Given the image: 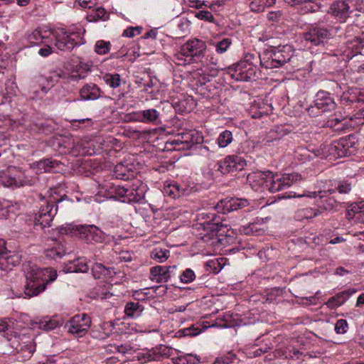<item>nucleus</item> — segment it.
Instances as JSON below:
<instances>
[{"label":"nucleus","instance_id":"f257e3e1","mask_svg":"<svg viewBox=\"0 0 364 364\" xmlns=\"http://www.w3.org/2000/svg\"><path fill=\"white\" fill-rule=\"evenodd\" d=\"M301 179V175L296 173L274 175L270 171L255 172L247 176V181L255 191L270 193L285 190Z\"/></svg>","mask_w":364,"mask_h":364},{"label":"nucleus","instance_id":"f03ea898","mask_svg":"<svg viewBox=\"0 0 364 364\" xmlns=\"http://www.w3.org/2000/svg\"><path fill=\"white\" fill-rule=\"evenodd\" d=\"M57 278V272L50 267L33 269L26 276L24 293L27 296H37L46 289L47 284Z\"/></svg>","mask_w":364,"mask_h":364},{"label":"nucleus","instance_id":"7ed1b4c3","mask_svg":"<svg viewBox=\"0 0 364 364\" xmlns=\"http://www.w3.org/2000/svg\"><path fill=\"white\" fill-rule=\"evenodd\" d=\"M202 215L203 218L208 220L198 224V230H203L200 233L202 240L205 242L212 241V244H213L214 240H220L219 237L228 235V232L230 230L229 225L223 223V220L219 221L215 213H203Z\"/></svg>","mask_w":364,"mask_h":364},{"label":"nucleus","instance_id":"20e7f679","mask_svg":"<svg viewBox=\"0 0 364 364\" xmlns=\"http://www.w3.org/2000/svg\"><path fill=\"white\" fill-rule=\"evenodd\" d=\"M239 326L240 324L236 322V320L223 319L219 320V322L217 320H213L211 322L200 321L183 329V332L185 336H196L209 328H232L235 332H237V328Z\"/></svg>","mask_w":364,"mask_h":364},{"label":"nucleus","instance_id":"39448f33","mask_svg":"<svg viewBox=\"0 0 364 364\" xmlns=\"http://www.w3.org/2000/svg\"><path fill=\"white\" fill-rule=\"evenodd\" d=\"M84 43L82 34L79 31L63 28L55 36V46L63 51H71L75 47Z\"/></svg>","mask_w":364,"mask_h":364},{"label":"nucleus","instance_id":"423d86ee","mask_svg":"<svg viewBox=\"0 0 364 364\" xmlns=\"http://www.w3.org/2000/svg\"><path fill=\"white\" fill-rule=\"evenodd\" d=\"M333 28L320 25H312L304 35L305 41L314 46H324L328 41L333 38Z\"/></svg>","mask_w":364,"mask_h":364},{"label":"nucleus","instance_id":"0eeeda50","mask_svg":"<svg viewBox=\"0 0 364 364\" xmlns=\"http://www.w3.org/2000/svg\"><path fill=\"white\" fill-rule=\"evenodd\" d=\"M231 77L237 81L255 80L257 77V68L247 60L240 61L228 68Z\"/></svg>","mask_w":364,"mask_h":364},{"label":"nucleus","instance_id":"6e6552de","mask_svg":"<svg viewBox=\"0 0 364 364\" xmlns=\"http://www.w3.org/2000/svg\"><path fill=\"white\" fill-rule=\"evenodd\" d=\"M56 213L55 202H47L46 205L42 206L38 213L36 214L34 217L35 225H39L42 229L49 227Z\"/></svg>","mask_w":364,"mask_h":364},{"label":"nucleus","instance_id":"1a4fd4ad","mask_svg":"<svg viewBox=\"0 0 364 364\" xmlns=\"http://www.w3.org/2000/svg\"><path fill=\"white\" fill-rule=\"evenodd\" d=\"M246 165L244 159L238 156H228L223 161H219L215 166L217 170L223 174L241 171Z\"/></svg>","mask_w":364,"mask_h":364},{"label":"nucleus","instance_id":"9d476101","mask_svg":"<svg viewBox=\"0 0 364 364\" xmlns=\"http://www.w3.org/2000/svg\"><path fill=\"white\" fill-rule=\"evenodd\" d=\"M5 245L6 241L0 239V277L6 276L18 262V259L11 255V252L7 250Z\"/></svg>","mask_w":364,"mask_h":364},{"label":"nucleus","instance_id":"9b49d317","mask_svg":"<svg viewBox=\"0 0 364 364\" xmlns=\"http://www.w3.org/2000/svg\"><path fill=\"white\" fill-rule=\"evenodd\" d=\"M205 50L206 44L204 41L193 38L188 41L181 47L180 53L186 57L200 58L204 55Z\"/></svg>","mask_w":364,"mask_h":364},{"label":"nucleus","instance_id":"f8f14e48","mask_svg":"<svg viewBox=\"0 0 364 364\" xmlns=\"http://www.w3.org/2000/svg\"><path fill=\"white\" fill-rule=\"evenodd\" d=\"M336 108V103L330 93L320 90L316 95L314 105L309 108V112L314 113V109L321 110V112L332 111Z\"/></svg>","mask_w":364,"mask_h":364},{"label":"nucleus","instance_id":"ddd939ff","mask_svg":"<svg viewBox=\"0 0 364 364\" xmlns=\"http://www.w3.org/2000/svg\"><path fill=\"white\" fill-rule=\"evenodd\" d=\"M201 137L194 129H189L178 133L176 139L171 141V144L182 145L179 149H188L193 145L200 142Z\"/></svg>","mask_w":364,"mask_h":364},{"label":"nucleus","instance_id":"4468645a","mask_svg":"<svg viewBox=\"0 0 364 364\" xmlns=\"http://www.w3.org/2000/svg\"><path fill=\"white\" fill-rule=\"evenodd\" d=\"M249 202L245 198H234L221 200L214 208L218 213L225 214L247 207Z\"/></svg>","mask_w":364,"mask_h":364},{"label":"nucleus","instance_id":"2eb2a0df","mask_svg":"<svg viewBox=\"0 0 364 364\" xmlns=\"http://www.w3.org/2000/svg\"><path fill=\"white\" fill-rule=\"evenodd\" d=\"M273 52V57L276 61L277 67H281L286 63L291 60L294 50L291 46L285 44L283 46H270Z\"/></svg>","mask_w":364,"mask_h":364},{"label":"nucleus","instance_id":"dca6fc26","mask_svg":"<svg viewBox=\"0 0 364 364\" xmlns=\"http://www.w3.org/2000/svg\"><path fill=\"white\" fill-rule=\"evenodd\" d=\"M349 9L350 6L347 1L338 0L331 5L328 13L341 22H344L349 16Z\"/></svg>","mask_w":364,"mask_h":364},{"label":"nucleus","instance_id":"f3484780","mask_svg":"<svg viewBox=\"0 0 364 364\" xmlns=\"http://www.w3.org/2000/svg\"><path fill=\"white\" fill-rule=\"evenodd\" d=\"M357 291L358 290L355 288H350L340 291L329 298L325 304L329 309H336L343 305L353 294H355Z\"/></svg>","mask_w":364,"mask_h":364},{"label":"nucleus","instance_id":"a211bd4d","mask_svg":"<svg viewBox=\"0 0 364 364\" xmlns=\"http://www.w3.org/2000/svg\"><path fill=\"white\" fill-rule=\"evenodd\" d=\"M176 266H154L150 269V279L157 283L166 282L171 277V269Z\"/></svg>","mask_w":364,"mask_h":364},{"label":"nucleus","instance_id":"6ab92c4d","mask_svg":"<svg viewBox=\"0 0 364 364\" xmlns=\"http://www.w3.org/2000/svg\"><path fill=\"white\" fill-rule=\"evenodd\" d=\"M65 73L61 70H53L50 73V75L47 77H44L43 76L36 77V82L39 84L41 91L43 94H46L50 90V87L44 85L45 81H46L48 84L50 85L52 87L55 83L58 82L60 79L65 78Z\"/></svg>","mask_w":364,"mask_h":364},{"label":"nucleus","instance_id":"aec40b11","mask_svg":"<svg viewBox=\"0 0 364 364\" xmlns=\"http://www.w3.org/2000/svg\"><path fill=\"white\" fill-rule=\"evenodd\" d=\"M11 341V346L15 349L16 353H21L24 359H28L31 357L33 353L35 351V346L33 342L29 341L28 342H20L19 339L16 337L14 338H9Z\"/></svg>","mask_w":364,"mask_h":364},{"label":"nucleus","instance_id":"412c9836","mask_svg":"<svg viewBox=\"0 0 364 364\" xmlns=\"http://www.w3.org/2000/svg\"><path fill=\"white\" fill-rule=\"evenodd\" d=\"M2 182L6 186L17 188L25 186H33L36 182V179L33 178H28L27 176L20 173L18 176H5L2 177Z\"/></svg>","mask_w":364,"mask_h":364},{"label":"nucleus","instance_id":"4be33fe9","mask_svg":"<svg viewBox=\"0 0 364 364\" xmlns=\"http://www.w3.org/2000/svg\"><path fill=\"white\" fill-rule=\"evenodd\" d=\"M90 323L91 320H68L65 327L70 333L80 337L90 328Z\"/></svg>","mask_w":364,"mask_h":364},{"label":"nucleus","instance_id":"5701e85b","mask_svg":"<svg viewBox=\"0 0 364 364\" xmlns=\"http://www.w3.org/2000/svg\"><path fill=\"white\" fill-rule=\"evenodd\" d=\"M49 247L45 250L46 257L56 259L61 258L67 252L63 242L58 239H52Z\"/></svg>","mask_w":364,"mask_h":364},{"label":"nucleus","instance_id":"b1692460","mask_svg":"<svg viewBox=\"0 0 364 364\" xmlns=\"http://www.w3.org/2000/svg\"><path fill=\"white\" fill-rule=\"evenodd\" d=\"M135 120L144 123H151L154 124H158L161 123L160 114L155 109H148L141 110L134 114Z\"/></svg>","mask_w":364,"mask_h":364},{"label":"nucleus","instance_id":"393cba45","mask_svg":"<svg viewBox=\"0 0 364 364\" xmlns=\"http://www.w3.org/2000/svg\"><path fill=\"white\" fill-rule=\"evenodd\" d=\"M81 233L87 243L102 242L105 240L102 232L95 225L82 227Z\"/></svg>","mask_w":364,"mask_h":364},{"label":"nucleus","instance_id":"a878e982","mask_svg":"<svg viewBox=\"0 0 364 364\" xmlns=\"http://www.w3.org/2000/svg\"><path fill=\"white\" fill-rule=\"evenodd\" d=\"M80 95L85 100H95L101 96L100 89L94 83L85 85L80 90Z\"/></svg>","mask_w":364,"mask_h":364},{"label":"nucleus","instance_id":"bb28decb","mask_svg":"<svg viewBox=\"0 0 364 364\" xmlns=\"http://www.w3.org/2000/svg\"><path fill=\"white\" fill-rule=\"evenodd\" d=\"M51 144L55 150L61 153L70 151L74 146V142L70 139L65 136L53 138Z\"/></svg>","mask_w":364,"mask_h":364},{"label":"nucleus","instance_id":"cd10ccee","mask_svg":"<svg viewBox=\"0 0 364 364\" xmlns=\"http://www.w3.org/2000/svg\"><path fill=\"white\" fill-rule=\"evenodd\" d=\"M92 272L95 279L110 278L116 274L114 268L106 267L101 263H95L92 267Z\"/></svg>","mask_w":364,"mask_h":364},{"label":"nucleus","instance_id":"c85d7f7f","mask_svg":"<svg viewBox=\"0 0 364 364\" xmlns=\"http://www.w3.org/2000/svg\"><path fill=\"white\" fill-rule=\"evenodd\" d=\"M273 55L274 54L271 47L259 54V58L260 61V65L266 69L277 68Z\"/></svg>","mask_w":364,"mask_h":364},{"label":"nucleus","instance_id":"c756f323","mask_svg":"<svg viewBox=\"0 0 364 364\" xmlns=\"http://www.w3.org/2000/svg\"><path fill=\"white\" fill-rule=\"evenodd\" d=\"M144 197V190L138 186L133 184L132 186H128L127 199L128 202L137 203L139 202Z\"/></svg>","mask_w":364,"mask_h":364},{"label":"nucleus","instance_id":"7c9ffc66","mask_svg":"<svg viewBox=\"0 0 364 364\" xmlns=\"http://www.w3.org/2000/svg\"><path fill=\"white\" fill-rule=\"evenodd\" d=\"M144 308L139 301L127 302L124 306V313L129 317H139Z\"/></svg>","mask_w":364,"mask_h":364},{"label":"nucleus","instance_id":"2f4dec72","mask_svg":"<svg viewBox=\"0 0 364 364\" xmlns=\"http://www.w3.org/2000/svg\"><path fill=\"white\" fill-rule=\"evenodd\" d=\"M171 350V348L166 346L160 345L153 348L151 353L148 354L147 358L149 360H160L161 358L169 356Z\"/></svg>","mask_w":364,"mask_h":364},{"label":"nucleus","instance_id":"473e14b6","mask_svg":"<svg viewBox=\"0 0 364 364\" xmlns=\"http://www.w3.org/2000/svg\"><path fill=\"white\" fill-rule=\"evenodd\" d=\"M276 3V0H254L250 4V10L253 12H262L265 8L270 7Z\"/></svg>","mask_w":364,"mask_h":364},{"label":"nucleus","instance_id":"72a5a7b5","mask_svg":"<svg viewBox=\"0 0 364 364\" xmlns=\"http://www.w3.org/2000/svg\"><path fill=\"white\" fill-rule=\"evenodd\" d=\"M346 141L343 139H341L339 141H335L329 146V151H331V154H333L334 156H338V157H341L345 155L346 149Z\"/></svg>","mask_w":364,"mask_h":364},{"label":"nucleus","instance_id":"f704fd0d","mask_svg":"<svg viewBox=\"0 0 364 364\" xmlns=\"http://www.w3.org/2000/svg\"><path fill=\"white\" fill-rule=\"evenodd\" d=\"M335 189H328V190H326V191H318V192H308L307 193H303V194H299V195H296L295 193H294V195L291 196V195H288V196H284L283 197L284 198H291V197H298V198H301V197H309V198H316L317 197L319 198V199H322L323 198L326 197V196L327 194L328 195H331V194H333V193H335Z\"/></svg>","mask_w":364,"mask_h":364},{"label":"nucleus","instance_id":"c9c22d12","mask_svg":"<svg viewBox=\"0 0 364 364\" xmlns=\"http://www.w3.org/2000/svg\"><path fill=\"white\" fill-rule=\"evenodd\" d=\"M289 133L283 126H277L272 129L267 138V142L282 139Z\"/></svg>","mask_w":364,"mask_h":364},{"label":"nucleus","instance_id":"e433bc0d","mask_svg":"<svg viewBox=\"0 0 364 364\" xmlns=\"http://www.w3.org/2000/svg\"><path fill=\"white\" fill-rule=\"evenodd\" d=\"M60 165L61 163L60 161L51 159H45L37 163L38 168L43 170L45 172H49L53 168H57Z\"/></svg>","mask_w":364,"mask_h":364},{"label":"nucleus","instance_id":"4c0bfd02","mask_svg":"<svg viewBox=\"0 0 364 364\" xmlns=\"http://www.w3.org/2000/svg\"><path fill=\"white\" fill-rule=\"evenodd\" d=\"M103 80L112 88H117L121 84V77L118 73H106L103 76Z\"/></svg>","mask_w":364,"mask_h":364},{"label":"nucleus","instance_id":"58836bf2","mask_svg":"<svg viewBox=\"0 0 364 364\" xmlns=\"http://www.w3.org/2000/svg\"><path fill=\"white\" fill-rule=\"evenodd\" d=\"M170 256L169 250L166 249L155 248L151 253V257L159 262H164Z\"/></svg>","mask_w":364,"mask_h":364},{"label":"nucleus","instance_id":"ea45409f","mask_svg":"<svg viewBox=\"0 0 364 364\" xmlns=\"http://www.w3.org/2000/svg\"><path fill=\"white\" fill-rule=\"evenodd\" d=\"M34 324L38 326L39 328L48 331L55 329L60 325V323L58 320H38Z\"/></svg>","mask_w":364,"mask_h":364},{"label":"nucleus","instance_id":"a19ab883","mask_svg":"<svg viewBox=\"0 0 364 364\" xmlns=\"http://www.w3.org/2000/svg\"><path fill=\"white\" fill-rule=\"evenodd\" d=\"M232 141V132L225 130L221 134H220L217 141L218 144V146L221 148L226 147L228 144H230Z\"/></svg>","mask_w":364,"mask_h":364},{"label":"nucleus","instance_id":"79ce46f5","mask_svg":"<svg viewBox=\"0 0 364 364\" xmlns=\"http://www.w3.org/2000/svg\"><path fill=\"white\" fill-rule=\"evenodd\" d=\"M47 38L38 28L34 30L28 37L31 43L40 44L43 43V39Z\"/></svg>","mask_w":364,"mask_h":364},{"label":"nucleus","instance_id":"37998d69","mask_svg":"<svg viewBox=\"0 0 364 364\" xmlns=\"http://www.w3.org/2000/svg\"><path fill=\"white\" fill-rule=\"evenodd\" d=\"M110 42L102 40L97 41L95 44V50L100 55H105L110 50Z\"/></svg>","mask_w":364,"mask_h":364},{"label":"nucleus","instance_id":"c03bdc74","mask_svg":"<svg viewBox=\"0 0 364 364\" xmlns=\"http://www.w3.org/2000/svg\"><path fill=\"white\" fill-rule=\"evenodd\" d=\"M89 269L87 264L85 262L77 260L74 262L73 266H70L67 269L68 272H87Z\"/></svg>","mask_w":364,"mask_h":364},{"label":"nucleus","instance_id":"a18cd8bd","mask_svg":"<svg viewBox=\"0 0 364 364\" xmlns=\"http://www.w3.org/2000/svg\"><path fill=\"white\" fill-rule=\"evenodd\" d=\"M354 42L355 43L356 49L353 51V53L350 56V58H358L359 56L364 55V39L359 38H355Z\"/></svg>","mask_w":364,"mask_h":364},{"label":"nucleus","instance_id":"49530a36","mask_svg":"<svg viewBox=\"0 0 364 364\" xmlns=\"http://www.w3.org/2000/svg\"><path fill=\"white\" fill-rule=\"evenodd\" d=\"M236 359V355L232 351H228L227 355L217 358L213 364H231Z\"/></svg>","mask_w":364,"mask_h":364},{"label":"nucleus","instance_id":"de8ad7c7","mask_svg":"<svg viewBox=\"0 0 364 364\" xmlns=\"http://www.w3.org/2000/svg\"><path fill=\"white\" fill-rule=\"evenodd\" d=\"M196 278L194 272L191 269H186L180 276L181 282L183 283H189Z\"/></svg>","mask_w":364,"mask_h":364},{"label":"nucleus","instance_id":"09e8293b","mask_svg":"<svg viewBox=\"0 0 364 364\" xmlns=\"http://www.w3.org/2000/svg\"><path fill=\"white\" fill-rule=\"evenodd\" d=\"M232 41L230 38H224L222 41L218 42L215 45L216 51L218 53H225L230 47Z\"/></svg>","mask_w":364,"mask_h":364},{"label":"nucleus","instance_id":"8fccbe9b","mask_svg":"<svg viewBox=\"0 0 364 364\" xmlns=\"http://www.w3.org/2000/svg\"><path fill=\"white\" fill-rule=\"evenodd\" d=\"M319 200L320 202L323 203L324 210L331 211L336 210V201L333 198H328L324 200H322V199Z\"/></svg>","mask_w":364,"mask_h":364},{"label":"nucleus","instance_id":"3c124183","mask_svg":"<svg viewBox=\"0 0 364 364\" xmlns=\"http://www.w3.org/2000/svg\"><path fill=\"white\" fill-rule=\"evenodd\" d=\"M196 17L200 20H204L208 22H214V16L211 12L208 11H200L196 14Z\"/></svg>","mask_w":364,"mask_h":364},{"label":"nucleus","instance_id":"603ef678","mask_svg":"<svg viewBox=\"0 0 364 364\" xmlns=\"http://www.w3.org/2000/svg\"><path fill=\"white\" fill-rule=\"evenodd\" d=\"M142 28L140 26L129 27L123 32L122 36L128 38H132L136 35L140 34Z\"/></svg>","mask_w":364,"mask_h":364},{"label":"nucleus","instance_id":"864d4df0","mask_svg":"<svg viewBox=\"0 0 364 364\" xmlns=\"http://www.w3.org/2000/svg\"><path fill=\"white\" fill-rule=\"evenodd\" d=\"M77 229V228L72 224H65L59 227L58 230L60 235H73Z\"/></svg>","mask_w":364,"mask_h":364},{"label":"nucleus","instance_id":"5fc2aeb1","mask_svg":"<svg viewBox=\"0 0 364 364\" xmlns=\"http://www.w3.org/2000/svg\"><path fill=\"white\" fill-rule=\"evenodd\" d=\"M174 184H175L176 190L178 196L177 198L183 196H188L193 191V188H190L186 186L183 187V186L179 185L178 183H174Z\"/></svg>","mask_w":364,"mask_h":364},{"label":"nucleus","instance_id":"6e6d98bb","mask_svg":"<svg viewBox=\"0 0 364 364\" xmlns=\"http://www.w3.org/2000/svg\"><path fill=\"white\" fill-rule=\"evenodd\" d=\"M348 328L346 320H338L335 325V331L337 333H345Z\"/></svg>","mask_w":364,"mask_h":364},{"label":"nucleus","instance_id":"4d7b16f0","mask_svg":"<svg viewBox=\"0 0 364 364\" xmlns=\"http://www.w3.org/2000/svg\"><path fill=\"white\" fill-rule=\"evenodd\" d=\"M350 205V210L354 213H364V200L358 203H351Z\"/></svg>","mask_w":364,"mask_h":364},{"label":"nucleus","instance_id":"13d9d810","mask_svg":"<svg viewBox=\"0 0 364 364\" xmlns=\"http://www.w3.org/2000/svg\"><path fill=\"white\" fill-rule=\"evenodd\" d=\"M127 188L128 186H118L116 188L115 193L117 196L122 198V201L125 202L127 201Z\"/></svg>","mask_w":364,"mask_h":364},{"label":"nucleus","instance_id":"bf43d9fd","mask_svg":"<svg viewBox=\"0 0 364 364\" xmlns=\"http://www.w3.org/2000/svg\"><path fill=\"white\" fill-rule=\"evenodd\" d=\"M243 232L245 235L255 234L259 231L256 223H250L248 226H243Z\"/></svg>","mask_w":364,"mask_h":364},{"label":"nucleus","instance_id":"052dcab7","mask_svg":"<svg viewBox=\"0 0 364 364\" xmlns=\"http://www.w3.org/2000/svg\"><path fill=\"white\" fill-rule=\"evenodd\" d=\"M336 190L341 194L348 193L351 191V184L347 182L340 183Z\"/></svg>","mask_w":364,"mask_h":364},{"label":"nucleus","instance_id":"680f3d73","mask_svg":"<svg viewBox=\"0 0 364 364\" xmlns=\"http://www.w3.org/2000/svg\"><path fill=\"white\" fill-rule=\"evenodd\" d=\"M10 332H11V326L5 320H0V333H5L6 335L4 336H9Z\"/></svg>","mask_w":364,"mask_h":364},{"label":"nucleus","instance_id":"e2e57ef3","mask_svg":"<svg viewBox=\"0 0 364 364\" xmlns=\"http://www.w3.org/2000/svg\"><path fill=\"white\" fill-rule=\"evenodd\" d=\"M112 348H114V350H111L112 351H116L122 354L126 353L129 350H131V347L128 345H120V346H112Z\"/></svg>","mask_w":364,"mask_h":364},{"label":"nucleus","instance_id":"0e129e2a","mask_svg":"<svg viewBox=\"0 0 364 364\" xmlns=\"http://www.w3.org/2000/svg\"><path fill=\"white\" fill-rule=\"evenodd\" d=\"M187 364H198L200 363V358L193 354L184 355Z\"/></svg>","mask_w":364,"mask_h":364},{"label":"nucleus","instance_id":"69168bd1","mask_svg":"<svg viewBox=\"0 0 364 364\" xmlns=\"http://www.w3.org/2000/svg\"><path fill=\"white\" fill-rule=\"evenodd\" d=\"M282 13L279 11H271L267 14V18L270 21L277 22L279 20Z\"/></svg>","mask_w":364,"mask_h":364},{"label":"nucleus","instance_id":"338daca9","mask_svg":"<svg viewBox=\"0 0 364 364\" xmlns=\"http://www.w3.org/2000/svg\"><path fill=\"white\" fill-rule=\"evenodd\" d=\"M316 203H317L318 208L317 209H314V212L312 214H311V215H308V216L316 217L318 215H320L321 214H322L325 211L323 208V203H321L318 200H316Z\"/></svg>","mask_w":364,"mask_h":364},{"label":"nucleus","instance_id":"774afa93","mask_svg":"<svg viewBox=\"0 0 364 364\" xmlns=\"http://www.w3.org/2000/svg\"><path fill=\"white\" fill-rule=\"evenodd\" d=\"M165 190L166 193L173 198H177L178 196L176 190L175 184H171L168 186Z\"/></svg>","mask_w":364,"mask_h":364}]
</instances>
